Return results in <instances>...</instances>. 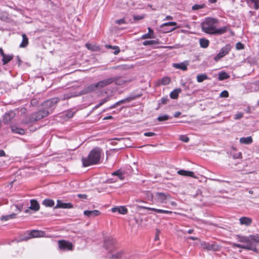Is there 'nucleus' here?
I'll return each mask as SVG.
<instances>
[{
  "label": "nucleus",
  "instance_id": "obj_2",
  "mask_svg": "<svg viewBox=\"0 0 259 259\" xmlns=\"http://www.w3.org/2000/svg\"><path fill=\"white\" fill-rule=\"evenodd\" d=\"M237 238L238 241L244 243L245 244L231 243L233 247L255 251L256 245L259 244V234L250 235L248 236L237 235Z\"/></svg>",
  "mask_w": 259,
  "mask_h": 259
},
{
  "label": "nucleus",
  "instance_id": "obj_60",
  "mask_svg": "<svg viewBox=\"0 0 259 259\" xmlns=\"http://www.w3.org/2000/svg\"><path fill=\"white\" fill-rule=\"evenodd\" d=\"M148 33L151 34H152V35H154V32H153V30L150 27H148Z\"/></svg>",
  "mask_w": 259,
  "mask_h": 259
},
{
  "label": "nucleus",
  "instance_id": "obj_7",
  "mask_svg": "<svg viewBox=\"0 0 259 259\" xmlns=\"http://www.w3.org/2000/svg\"><path fill=\"white\" fill-rule=\"evenodd\" d=\"M50 113V110H45L42 108V110L35 112L31 115L30 120L31 121H35L40 120L46 116Z\"/></svg>",
  "mask_w": 259,
  "mask_h": 259
},
{
  "label": "nucleus",
  "instance_id": "obj_40",
  "mask_svg": "<svg viewBox=\"0 0 259 259\" xmlns=\"http://www.w3.org/2000/svg\"><path fill=\"white\" fill-rule=\"evenodd\" d=\"M169 119V116L167 115H163L161 116H159L157 118V120L159 121H164L168 120Z\"/></svg>",
  "mask_w": 259,
  "mask_h": 259
},
{
  "label": "nucleus",
  "instance_id": "obj_58",
  "mask_svg": "<svg viewBox=\"0 0 259 259\" xmlns=\"http://www.w3.org/2000/svg\"><path fill=\"white\" fill-rule=\"evenodd\" d=\"M154 211H156L158 213H163V212H164V210L163 209H154Z\"/></svg>",
  "mask_w": 259,
  "mask_h": 259
},
{
  "label": "nucleus",
  "instance_id": "obj_13",
  "mask_svg": "<svg viewBox=\"0 0 259 259\" xmlns=\"http://www.w3.org/2000/svg\"><path fill=\"white\" fill-rule=\"evenodd\" d=\"M121 252H115V250L109 251L107 254V258L108 259H120L122 257Z\"/></svg>",
  "mask_w": 259,
  "mask_h": 259
},
{
  "label": "nucleus",
  "instance_id": "obj_51",
  "mask_svg": "<svg viewBox=\"0 0 259 259\" xmlns=\"http://www.w3.org/2000/svg\"><path fill=\"white\" fill-rule=\"evenodd\" d=\"M156 134L152 132H146L144 134V135L146 137H152L155 136Z\"/></svg>",
  "mask_w": 259,
  "mask_h": 259
},
{
  "label": "nucleus",
  "instance_id": "obj_62",
  "mask_svg": "<svg viewBox=\"0 0 259 259\" xmlns=\"http://www.w3.org/2000/svg\"><path fill=\"white\" fill-rule=\"evenodd\" d=\"M113 116L110 115V116H106V117H104L103 120L111 119H113Z\"/></svg>",
  "mask_w": 259,
  "mask_h": 259
},
{
  "label": "nucleus",
  "instance_id": "obj_27",
  "mask_svg": "<svg viewBox=\"0 0 259 259\" xmlns=\"http://www.w3.org/2000/svg\"><path fill=\"white\" fill-rule=\"evenodd\" d=\"M22 41L21 43L20 44L19 47L20 48H25L28 45V38L27 35L24 33L22 34Z\"/></svg>",
  "mask_w": 259,
  "mask_h": 259
},
{
  "label": "nucleus",
  "instance_id": "obj_49",
  "mask_svg": "<svg viewBox=\"0 0 259 259\" xmlns=\"http://www.w3.org/2000/svg\"><path fill=\"white\" fill-rule=\"evenodd\" d=\"M243 114L242 112H239L235 115L234 118L236 120L239 119L243 117Z\"/></svg>",
  "mask_w": 259,
  "mask_h": 259
},
{
  "label": "nucleus",
  "instance_id": "obj_56",
  "mask_svg": "<svg viewBox=\"0 0 259 259\" xmlns=\"http://www.w3.org/2000/svg\"><path fill=\"white\" fill-rule=\"evenodd\" d=\"M202 7L200 5H196L193 6V10H198L199 9L201 8Z\"/></svg>",
  "mask_w": 259,
  "mask_h": 259
},
{
  "label": "nucleus",
  "instance_id": "obj_64",
  "mask_svg": "<svg viewBox=\"0 0 259 259\" xmlns=\"http://www.w3.org/2000/svg\"><path fill=\"white\" fill-rule=\"evenodd\" d=\"M119 207H113L112 208V211L115 212L116 211H118Z\"/></svg>",
  "mask_w": 259,
  "mask_h": 259
},
{
  "label": "nucleus",
  "instance_id": "obj_52",
  "mask_svg": "<svg viewBox=\"0 0 259 259\" xmlns=\"http://www.w3.org/2000/svg\"><path fill=\"white\" fill-rule=\"evenodd\" d=\"M160 233V230H159L158 229H157L156 235H155V238H154V240L155 241L158 240L159 239V235Z\"/></svg>",
  "mask_w": 259,
  "mask_h": 259
},
{
  "label": "nucleus",
  "instance_id": "obj_55",
  "mask_svg": "<svg viewBox=\"0 0 259 259\" xmlns=\"http://www.w3.org/2000/svg\"><path fill=\"white\" fill-rule=\"evenodd\" d=\"M143 18H144V17L142 16H134V19L135 20H141V19H142Z\"/></svg>",
  "mask_w": 259,
  "mask_h": 259
},
{
  "label": "nucleus",
  "instance_id": "obj_15",
  "mask_svg": "<svg viewBox=\"0 0 259 259\" xmlns=\"http://www.w3.org/2000/svg\"><path fill=\"white\" fill-rule=\"evenodd\" d=\"M83 214L88 218H94L101 214V212L98 210H84Z\"/></svg>",
  "mask_w": 259,
  "mask_h": 259
},
{
  "label": "nucleus",
  "instance_id": "obj_34",
  "mask_svg": "<svg viewBox=\"0 0 259 259\" xmlns=\"http://www.w3.org/2000/svg\"><path fill=\"white\" fill-rule=\"evenodd\" d=\"M16 216V214L13 213L11 214L6 215L2 217L1 220L8 221L10 219H12L15 218Z\"/></svg>",
  "mask_w": 259,
  "mask_h": 259
},
{
  "label": "nucleus",
  "instance_id": "obj_6",
  "mask_svg": "<svg viewBox=\"0 0 259 259\" xmlns=\"http://www.w3.org/2000/svg\"><path fill=\"white\" fill-rule=\"evenodd\" d=\"M232 47L230 45L227 44L223 47L220 52L214 57L215 62L219 61L221 59L227 55L231 51Z\"/></svg>",
  "mask_w": 259,
  "mask_h": 259
},
{
  "label": "nucleus",
  "instance_id": "obj_38",
  "mask_svg": "<svg viewBox=\"0 0 259 259\" xmlns=\"http://www.w3.org/2000/svg\"><path fill=\"white\" fill-rule=\"evenodd\" d=\"M109 100V97H108L102 99V100H101V101L100 102V103L98 104H97V105H96L94 107L93 109H96L98 108L99 107L101 106L104 103L107 102Z\"/></svg>",
  "mask_w": 259,
  "mask_h": 259
},
{
  "label": "nucleus",
  "instance_id": "obj_14",
  "mask_svg": "<svg viewBox=\"0 0 259 259\" xmlns=\"http://www.w3.org/2000/svg\"><path fill=\"white\" fill-rule=\"evenodd\" d=\"M15 116L14 112L11 111L4 115L3 120L5 124H8Z\"/></svg>",
  "mask_w": 259,
  "mask_h": 259
},
{
  "label": "nucleus",
  "instance_id": "obj_63",
  "mask_svg": "<svg viewBox=\"0 0 259 259\" xmlns=\"http://www.w3.org/2000/svg\"><path fill=\"white\" fill-rule=\"evenodd\" d=\"M5 155V152L3 150H0V157L1 156H4Z\"/></svg>",
  "mask_w": 259,
  "mask_h": 259
},
{
  "label": "nucleus",
  "instance_id": "obj_32",
  "mask_svg": "<svg viewBox=\"0 0 259 259\" xmlns=\"http://www.w3.org/2000/svg\"><path fill=\"white\" fill-rule=\"evenodd\" d=\"M200 45L203 48H206L209 45V40L205 38H201L199 40Z\"/></svg>",
  "mask_w": 259,
  "mask_h": 259
},
{
  "label": "nucleus",
  "instance_id": "obj_41",
  "mask_svg": "<svg viewBox=\"0 0 259 259\" xmlns=\"http://www.w3.org/2000/svg\"><path fill=\"white\" fill-rule=\"evenodd\" d=\"M74 113L71 111H67L64 113V115L68 119L73 116Z\"/></svg>",
  "mask_w": 259,
  "mask_h": 259
},
{
  "label": "nucleus",
  "instance_id": "obj_9",
  "mask_svg": "<svg viewBox=\"0 0 259 259\" xmlns=\"http://www.w3.org/2000/svg\"><path fill=\"white\" fill-rule=\"evenodd\" d=\"M115 241L112 238H107L105 240L104 246L106 250H108V252L115 250Z\"/></svg>",
  "mask_w": 259,
  "mask_h": 259
},
{
  "label": "nucleus",
  "instance_id": "obj_1",
  "mask_svg": "<svg viewBox=\"0 0 259 259\" xmlns=\"http://www.w3.org/2000/svg\"><path fill=\"white\" fill-rule=\"evenodd\" d=\"M218 20L215 18H205L201 24L202 31L211 35H222L226 33L229 29L228 26H225L218 28Z\"/></svg>",
  "mask_w": 259,
  "mask_h": 259
},
{
  "label": "nucleus",
  "instance_id": "obj_3",
  "mask_svg": "<svg viewBox=\"0 0 259 259\" xmlns=\"http://www.w3.org/2000/svg\"><path fill=\"white\" fill-rule=\"evenodd\" d=\"M102 153V150L101 148L99 147L94 148L87 157L82 158L83 166L86 167L99 163Z\"/></svg>",
  "mask_w": 259,
  "mask_h": 259
},
{
  "label": "nucleus",
  "instance_id": "obj_26",
  "mask_svg": "<svg viewBox=\"0 0 259 259\" xmlns=\"http://www.w3.org/2000/svg\"><path fill=\"white\" fill-rule=\"evenodd\" d=\"M11 128L12 131L16 134H18L20 135H23L25 134V131L21 128H19L15 125L11 126Z\"/></svg>",
  "mask_w": 259,
  "mask_h": 259
},
{
  "label": "nucleus",
  "instance_id": "obj_5",
  "mask_svg": "<svg viewBox=\"0 0 259 259\" xmlns=\"http://www.w3.org/2000/svg\"><path fill=\"white\" fill-rule=\"evenodd\" d=\"M154 197L156 200L162 203H166L171 199L170 195L167 193L156 192Z\"/></svg>",
  "mask_w": 259,
  "mask_h": 259
},
{
  "label": "nucleus",
  "instance_id": "obj_47",
  "mask_svg": "<svg viewBox=\"0 0 259 259\" xmlns=\"http://www.w3.org/2000/svg\"><path fill=\"white\" fill-rule=\"evenodd\" d=\"M236 48L238 50H242L244 48V46L242 43L238 42L236 45Z\"/></svg>",
  "mask_w": 259,
  "mask_h": 259
},
{
  "label": "nucleus",
  "instance_id": "obj_36",
  "mask_svg": "<svg viewBox=\"0 0 259 259\" xmlns=\"http://www.w3.org/2000/svg\"><path fill=\"white\" fill-rule=\"evenodd\" d=\"M160 84L162 85H167L170 82V78L168 77L165 76L163 77L161 80H160Z\"/></svg>",
  "mask_w": 259,
  "mask_h": 259
},
{
  "label": "nucleus",
  "instance_id": "obj_23",
  "mask_svg": "<svg viewBox=\"0 0 259 259\" xmlns=\"http://www.w3.org/2000/svg\"><path fill=\"white\" fill-rule=\"evenodd\" d=\"M188 63L187 62H184L181 63H174L173 67L177 69H181L183 71H185L187 69Z\"/></svg>",
  "mask_w": 259,
  "mask_h": 259
},
{
  "label": "nucleus",
  "instance_id": "obj_57",
  "mask_svg": "<svg viewBox=\"0 0 259 259\" xmlns=\"http://www.w3.org/2000/svg\"><path fill=\"white\" fill-rule=\"evenodd\" d=\"M140 207L143 209H145L150 210H153V211H154V209H155L154 208L148 207L143 206H141Z\"/></svg>",
  "mask_w": 259,
  "mask_h": 259
},
{
  "label": "nucleus",
  "instance_id": "obj_10",
  "mask_svg": "<svg viewBox=\"0 0 259 259\" xmlns=\"http://www.w3.org/2000/svg\"><path fill=\"white\" fill-rule=\"evenodd\" d=\"M58 245L60 249L62 250H71L73 249L72 243L64 240H59Z\"/></svg>",
  "mask_w": 259,
  "mask_h": 259
},
{
  "label": "nucleus",
  "instance_id": "obj_18",
  "mask_svg": "<svg viewBox=\"0 0 259 259\" xmlns=\"http://www.w3.org/2000/svg\"><path fill=\"white\" fill-rule=\"evenodd\" d=\"M247 5L254 10L259 9V0H245Z\"/></svg>",
  "mask_w": 259,
  "mask_h": 259
},
{
  "label": "nucleus",
  "instance_id": "obj_46",
  "mask_svg": "<svg viewBox=\"0 0 259 259\" xmlns=\"http://www.w3.org/2000/svg\"><path fill=\"white\" fill-rule=\"evenodd\" d=\"M154 35H152V34H149V33H146V34L143 35L141 37V38L142 39H147V38H154Z\"/></svg>",
  "mask_w": 259,
  "mask_h": 259
},
{
  "label": "nucleus",
  "instance_id": "obj_35",
  "mask_svg": "<svg viewBox=\"0 0 259 259\" xmlns=\"http://www.w3.org/2000/svg\"><path fill=\"white\" fill-rule=\"evenodd\" d=\"M229 75L225 72H221L219 74V79L223 80L229 78Z\"/></svg>",
  "mask_w": 259,
  "mask_h": 259
},
{
  "label": "nucleus",
  "instance_id": "obj_50",
  "mask_svg": "<svg viewBox=\"0 0 259 259\" xmlns=\"http://www.w3.org/2000/svg\"><path fill=\"white\" fill-rule=\"evenodd\" d=\"M113 49L114 50V54L117 55L120 52L119 48L117 46H114Z\"/></svg>",
  "mask_w": 259,
  "mask_h": 259
},
{
  "label": "nucleus",
  "instance_id": "obj_19",
  "mask_svg": "<svg viewBox=\"0 0 259 259\" xmlns=\"http://www.w3.org/2000/svg\"><path fill=\"white\" fill-rule=\"evenodd\" d=\"M178 174L180 175L186 177H190L194 178H197L193 171L181 169L178 171Z\"/></svg>",
  "mask_w": 259,
  "mask_h": 259
},
{
  "label": "nucleus",
  "instance_id": "obj_53",
  "mask_svg": "<svg viewBox=\"0 0 259 259\" xmlns=\"http://www.w3.org/2000/svg\"><path fill=\"white\" fill-rule=\"evenodd\" d=\"M168 101V99L167 97H163L161 99V103L163 104H165L167 103Z\"/></svg>",
  "mask_w": 259,
  "mask_h": 259
},
{
  "label": "nucleus",
  "instance_id": "obj_11",
  "mask_svg": "<svg viewBox=\"0 0 259 259\" xmlns=\"http://www.w3.org/2000/svg\"><path fill=\"white\" fill-rule=\"evenodd\" d=\"M115 79L114 77L106 78L97 82L98 89L104 88L114 82Z\"/></svg>",
  "mask_w": 259,
  "mask_h": 259
},
{
  "label": "nucleus",
  "instance_id": "obj_24",
  "mask_svg": "<svg viewBox=\"0 0 259 259\" xmlns=\"http://www.w3.org/2000/svg\"><path fill=\"white\" fill-rule=\"evenodd\" d=\"M124 172L121 171L120 169L117 170L112 174V176H117L120 180H123L124 179Z\"/></svg>",
  "mask_w": 259,
  "mask_h": 259
},
{
  "label": "nucleus",
  "instance_id": "obj_42",
  "mask_svg": "<svg viewBox=\"0 0 259 259\" xmlns=\"http://www.w3.org/2000/svg\"><path fill=\"white\" fill-rule=\"evenodd\" d=\"M85 46L89 50H91L92 51H95L96 48H97V47L96 46L93 45L92 44L89 43L86 44Z\"/></svg>",
  "mask_w": 259,
  "mask_h": 259
},
{
  "label": "nucleus",
  "instance_id": "obj_61",
  "mask_svg": "<svg viewBox=\"0 0 259 259\" xmlns=\"http://www.w3.org/2000/svg\"><path fill=\"white\" fill-rule=\"evenodd\" d=\"M173 19L172 17L171 16H167L164 20H172Z\"/></svg>",
  "mask_w": 259,
  "mask_h": 259
},
{
  "label": "nucleus",
  "instance_id": "obj_12",
  "mask_svg": "<svg viewBox=\"0 0 259 259\" xmlns=\"http://www.w3.org/2000/svg\"><path fill=\"white\" fill-rule=\"evenodd\" d=\"M98 90L97 83L92 84L89 85H87L85 87L84 89L81 91L80 94L84 95L87 94H89L96 90Z\"/></svg>",
  "mask_w": 259,
  "mask_h": 259
},
{
  "label": "nucleus",
  "instance_id": "obj_25",
  "mask_svg": "<svg viewBox=\"0 0 259 259\" xmlns=\"http://www.w3.org/2000/svg\"><path fill=\"white\" fill-rule=\"evenodd\" d=\"M240 143L243 144L249 145L252 143V137L249 136L247 137H242L239 140Z\"/></svg>",
  "mask_w": 259,
  "mask_h": 259
},
{
  "label": "nucleus",
  "instance_id": "obj_54",
  "mask_svg": "<svg viewBox=\"0 0 259 259\" xmlns=\"http://www.w3.org/2000/svg\"><path fill=\"white\" fill-rule=\"evenodd\" d=\"M242 157V154L241 152H239L235 155H234V158H241Z\"/></svg>",
  "mask_w": 259,
  "mask_h": 259
},
{
  "label": "nucleus",
  "instance_id": "obj_30",
  "mask_svg": "<svg viewBox=\"0 0 259 259\" xmlns=\"http://www.w3.org/2000/svg\"><path fill=\"white\" fill-rule=\"evenodd\" d=\"M42 204L46 207H52L54 205L55 202L52 199H46L43 200Z\"/></svg>",
  "mask_w": 259,
  "mask_h": 259
},
{
  "label": "nucleus",
  "instance_id": "obj_43",
  "mask_svg": "<svg viewBox=\"0 0 259 259\" xmlns=\"http://www.w3.org/2000/svg\"><path fill=\"white\" fill-rule=\"evenodd\" d=\"M118 212L121 214H125L127 212V209L124 206H120L119 207Z\"/></svg>",
  "mask_w": 259,
  "mask_h": 259
},
{
  "label": "nucleus",
  "instance_id": "obj_21",
  "mask_svg": "<svg viewBox=\"0 0 259 259\" xmlns=\"http://www.w3.org/2000/svg\"><path fill=\"white\" fill-rule=\"evenodd\" d=\"M177 25V23L175 22H169L164 23L161 24L160 26V27L163 28L166 26H175V27L165 31V32H171V31L175 30L177 28H178L179 27H176Z\"/></svg>",
  "mask_w": 259,
  "mask_h": 259
},
{
  "label": "nucleus",
  "instance_id": "obj_44",
  "mask_svg": "<svg viewBox=\"0 0 259 259\" xmlns=\"http://www.w3.org/2000/svg\"><path fill=\"white\" fill-rule=\"evenodd\" d=\"M180 140L184 142H188L189 141V138L185 135H181L180 137Z\"/></svg>",
  "mask_w": 259,
  "mask_h": 259
},
{
  "label": "nucleus",
  "instance_id": "obj_39",
  "mask_svg": "<svg viewBox=\"0 0 259 259\" xmlns=\"http://www.w3.org/2000/svg\"><path fill=\"white\" fill-rule=\"evenodd\" d=\"M208 78L207 75L206 74H200L197 75V81L198 82H201L203 81L204 80L207 79Z\"/></svg>",
  "mask_w": 259,
  "mask_h": 259
},
{
  "label": "nucleus",
  "instance_id": "obj_31",
  "mask_svg": "<svg viewBox=\"0 0 259 259\" xmlns=\"http://www.w3.org/2000/svg\"><path fill=\"white\" fill-rule=\"evenodd\" d=\"M181 92V89H176L173 90L170 94V97L171 99H177L178 97L179 93Z\"/></svg>",
  "mask_w": 259,
  "mask_h": 259
},
{
  "label": "nucleus",
  "instance_id": "obj_28",
  "mask_svg": "<svg viewBox=\"0 0 259 259\" xmlns=\"http://www.w3.org/2000/svg\"><path fill=\"white\" fill-rule=\"evenodd\" d=\"M136 98V96H129L124 99L121 100L118 102H116V105H119L122 104L128 103L132 100L135 99Z\"/></svg>",
  "mask_w": 259,
  "mask_h": 259
},
{
  "label": "nucleus",
  "instance_id": "obj_59",
  "mask_svg": "<svg viewBox=\"0 0 259 259\" xmlns=\"http://www.w3.org/2000/svg\"><path fill=\"white\" fill-rule=\"evenodd\" d=\"M78 196L82 199H86L87 197V196L85 194H78Z\"/></svg>",
  "mask_w": 259,
  "mask_h": 259
},
{
  "label": "nucleus",
  "instance_id": "obj_16",
  "mask_svg": "<svg viewBox=\"0 0 259 259\" xmlns=\"http://www.w3.org/2000/svg\"><path fill=\"white\" fill-rule=\"evenodd\" d=\"M72 207L73 205L71 203H64L61 200H58L55 208H71Z\"/></svg>",
  "mask_w": 259,
  "mask_h": 259
},
{
  "label": "nucleus",
  "instance_id": "obj_22",
  "mask_svg": "<svg viewBox=\"0 0 259 259\" xmlns=\"http://www.w3.org/2000/svg\"><path fill=\"white\" fill-rule=\"evenodd\" d=\"M239 222L241 225L248 226L252 223V219L248 217H243L239 219Z\"/></svg>",
  "mask_w": 259,
  "mask_h": 259
},
{
  "label": "nucleus",
  "instance_id": "obj_20",
  "mask_svg": "<svg viewBox=\"0 0 259 259\" xmlns=\"http://www.w3.org/2000/svg\"><path fill=\"white\" fill-rule=\"evenodd\" d=\"M39 204L36 200L32 199L30 200V206L28 207L29 209L37 211L39 209Z\"/></svg>",
  "mask_w": 259,
  "mask_h": 259
},
{
  "label": "nucleus",
  "instance_id": "obj_29",
  "mask_svg": "<svg viewBox=\"0 0 259 259\" xmlns=\"http://www.w3.org/2000/svg\"><path fill=\"white\" fill-rule=\"evenodd\" d=\"M2 61L3 65H5L7 64L8 62H9L11 60H12L13 58V55H5L2 56Z\"/></svg>",
  "mask_w": 259,
  "mask_h": 259
},
{
  "label": "nucleus",
  "instance_id": "obj_4",
  "mask_svg": "<svg viewBox=\"0 0 259 259\" xmlns=\"http://www.w3.org/2000/svg\"><path fill=\"white\" fill-rule=\"evenodd\" d=\"M60 101L58 98H54L49 100L45 102L42 104V108L45 110H50V113L52 112L56 104Z\"/></svg>",
  "mask_w": 259,
  "mask_h": 259
},
{
  "label": "nucleus",
  "instance_id": "obj_48",
  "mask_svg": "<svg viewBox=\"0 0 259 259\" xmlns=\"http://www.w3.org/2000/svg\"><path fill=\"white\" fill-rule=\"evenodd\" d=\"M115 23L118 24V25H120V24H124L125 23V21L124 20V18H122V19H119V20H116L115 21Z\"/></svg>",
  "mask_w": 259,
  "mask_h": 259
},
{
  "label": "nucleus",
  "instance_id": "obj_17",
  "mask_svg": "<svg viewBox=\"0 0 259 259\" xmlns=\"http://www.w3.org/2000/svg\"><path fill=\"white\" fill-rule=\"evenodd\" d=\"M44 232L41 231L33 230L29 233L27 239L35 237H40L44 236Z\"/></svg>",
  "mask_w": 259,
  "mask_h": 259
},
{
  "label": "nucleus",
  "instance_id": "obj_33",
  "mask_svg": "<svg viewBox=\"0 0 259 259\" xmlns=\"http://www.w3.org/2000/svg\"><path fill=\"white\" fill-rule=\"evenodd\" d=\"M159 44V41L158 39L157 40H146L143 42L144 46H149L153 45H158Z\"/></svg>",
  "mask_w": 259,
  "mask_h": 259
},
{
  "label": "nucleus",
  "instance_id": "obj_8",
  "mask_svg": "<svg viewBox=\"0 0 259 259\" xmlns=\"http://www.w3.org/2000/svg\"><path fill=\"white\" fill-rule=\"evenodd\" d=\"M201 246L204 249L213 251L219 250L221 248V247L216 243L210 244L205 242H201Z\"/></svg>",
  "mask_w": 259,
  "mask_h": 259
},
{
  "label": "nucleus",
  "instance_id": "obj_37",
  "mask_svg": "<svg viewBox=\"0 0 259 259\" xmlns=\"http://www.w3.org/2000/svg\"><path fill=\"white\" fill-rule=\"evenodd\" d=\"M115 79L114 82L116 84L121 85L124 84L126 81L121 77H114Z\"/></svg>",
  "mask_w": 259,
  "mask_h": 259
},
{
  "label": "nucleus",
  "instance_id": "obj_45",
  "mask_svg": "<svg viewBox=\"0 0 259 259\" xmlns=\"http://www.w3.org/2000/svg\"><path fill=\"white\" fill-rule=\"evenodd\" d=\"M228 96H229V93H228V91H227L226 90L222 91L220 95V97L221 98H227Z\"/></svg>",
  "mask_w": 259,
  "mask_h": 259
}]
</instances>
